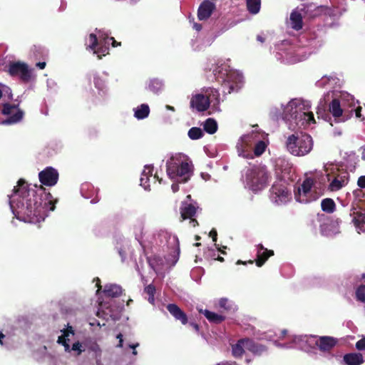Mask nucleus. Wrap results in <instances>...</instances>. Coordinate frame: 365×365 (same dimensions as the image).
Instances as JSON below:
<instances>
[{"mask_svg": "<svg viewBox=\"0 0 365 365\" xmlns=\"http://www.w3.org/2000/svg\"><path fill=\"white\" fill-rule=\"evenodd\" d=\"M51 205L50 210H55L57 199H53L50 192H46L43 185L38 190L29 188L24 179H19L17 185L14 187V195L10 200L11 209L17 219L29 222H38L42 218L44 207L42 195ZM47 202H45V205Z\"/></svg>", "mask_w": 365, "mask_h": 365, "instance_id": "obj_1", "label": "nucleus"}, {"mask_svg": "<svg viewBox=\"0 0 365 365\" xmlns=\"http://www.w3.org/2000/svg\"><path fill=\"white\" fill-rule=\"evenodd\" d=\"M192 164L187 157L178 153L173 155L166 163V172L168 177L180 183L187 182L192 174Z\"/></svg>", "mask_w": 365, "mask_h": 365, "instance_id": "obj_2", "label": "nucleus"}, {"mask_svg": "<svg viewBox=\"0 0 365 365\" xmlns=\"http://www.w3.org/2000/svg\"><path fill=\"white\" fill-rule=\"evenodd\" d=\"M270 178L267 168L261 165H254L245 172V184L253 192L264 189Z\"/></svg>", "mask_w": 365, "mask_h": 365, "instance_id": "obj_3", "label": "nucleus"}, {"mask_svg": "<svg viewBox=\"0 0 365 365\" xmlns=\"http://www.w3.org/2000/svg\"><path fill=\"white\" fill-rule=\"evenodd\" d=\"M287 150L295 156H304L313 148V140L306 133H295L288 136L286 141Z\"/></svg>", "mask_w": 365, "mask_h": 365, "instance_id": "obj_4", "label": "nucleus"}, {"mask_svg": "<svg viewBox=\"0 0 365 365\" xmlns=\"http://www.w3.org/2000/svg\"><path fill=\"white\" fill-rule=\"evenodd\" d=\"M216 80L222 82L223 92L231 93L237 92L242 85V76L235 72L228 71L226 67H218L214 71Z\"/></svg>", "mask_w": 365, "mask_h": 365, "instance_id": "obj_5", "label": "nucleus"}, {"mask_svg": "<svg viewBox=\"0 0 365 365\" xmlns=\"http://www.w3.org/2000/svg\"><path fill=\"white\" fill-rule=\"evenodd\" d=\"M341 92L333 91L332 100L329 105V112L323 109H318L317 111L318 118H322L324 120L329 122L331 126H333L334 122L335 123H339L340 118L342 116V108L341 107Z\"/></svg>", "mask_w": 365, "mask_h": 365, "instance_id": "obj_6", "label": "nucleus"}, {"mask_svg": "<svg viewBox=\"0 0 365 365\" xmlns=\"http://www.w3.org/2000/svg\"><path fill=\"white\" fill-rule=\"evenodd\" d=\"M33 69L24 62L16 61L10 63L8 72L11 76H18L21 82L27 83L35 78L33 75Z\"/></svg>", "mask_w": 365, "mask_h": 365, "instance_id": "obj_7", "label": "nucleus"}, {"mask_svg": "<svg viewBox=\"0 0 365 365\" xmlns=\"http://www.w3.org/2000/svg\"><path fill=\"white\" fill-rule=\"evenodd\" d=\"M344 121L351 118L355 114L356 118H361V107L353 96L344 92Z\"/></svg>", "mask_w": 365, "mask_h": 365, "instance_id": "obj_8", "label": "nucleus"}, {"mask_svg": "<svg viewBox=\"0 0 365 365\" xmlns=\"http://www.w3.org/2000/svg\"><path fill=\"white\" fill-rule=\"evenodd\" d=\"M350 218L358 233L365 232V201L354 206L351 210Z\"/></svg>", "mask_w": 365, "mask_h": 365, "instance_id": "obj_9", "label": "nucleus"}, {"mask_svg": "<svg viewBox=\"0 0 365 365\" xmlns=\"http://www.w3.org/2000/svg\"><path fill=\"white\" fill-rule=\"evenodd\" d=\"M270 192L277 204L285 203L291 196L290 191L282 181L275 182L270 189Z\"/></svg>", "mask_w": 365, "mask_h": 365, "instance_id": "obj_10", "label": "nucleus"}, {"mask_svg": "<svg viewBox=\"0 0 365 365\" xmlns=\"http://www.w3.org/2000/svg\"><path fill=\"white\" fill-rule=\"evenodd\" d=\"M38 178L43 185L51 187L58 180V173L52 167H47L38 173Z\"/></svg>", "mask_w": 365, "mask_h": 365, "instance_id": "obj_11", "label": "nucleus"}, {"mask_svg": "<svg viewBox=\"0 0 365 365\" xmlns=\"http://www.w3.org/2000/svg\"><path fill=\"white\" fill-rule=\"evenodd\" d=\"M314 345L322 352H329L338 343V339L329 336H314Z\"/></svg>", "mask_w": 365, "mask_h": 365, "instance_id": "obj_12", "label": "nucleus"}, {"mask_svg": "<svg viewBox=\"0 0 365 365\" xmlns=\"http://www.w3.org/2000/svg\"><path fill=\"white\" fill-rule=\"evenodd\" d=\"M197 212V207L191 203L182 202L180 207L182 220L190 219V223L195 227L198 225V222L194 218Z\"/></svg>", "mask_w": 365, "mask_h": 365, "instance_id": "obj_13", "label": "nucleus"}, {"mask_svg": "<svg viewBox=\"0 0 365 365\" xmlns=\"http://www.w3.org/2000/svg\"><path fill=\"white\" fill-rule=\"evenodd\" d=\"M314 184L313 178H307L298 187L297 192H295L296 200L300 202L306 203L309 202L307 197L310 193L311 189Z\"/></svg>", "mask_w": 365, "mask_h": 365, "instance_id": "obj_14", "label": "nucleus"}, {"mask_svg": "<svg viewBox=\"0 0 365 365\" xmlns=\"http://www.w3.org/2000/svg\"><path fill=\"white\" fill-rule=\"evenodd\" d=\"M210 105V102H209V99H207L205 96L202 93L192 96L190 100V108L195 109L198 112L207 110Z\"/></svg>", "mask_w": 365, "mask_h": 365, "instance_id": "obj_15", "label": "nucleus"}, {"mask_svg": "<svg viewBox=\"0 0 365 365\" xmlns=\"http://www.w3.org/2000/svg\"><path fill=\"white\" fill-rule=\"evenodd\" d=\"M215 4L209 0H204L197 9V18L200 21L208 19L215 10Z\"/></svg>", "mask_w": 365, "mask_h": 365, "instance_id": "obj_16", "label": "nucleus"}, {"mask_svg": "<svg viewBox=\"0 0 365 365\" xmlns=\"http://www.w3.org/2000/svg\"><path fill=\"white\" fill-rule=\"evenodd\" d=\"M166 309L176 321H179L182 325L188 324V317L187 314L176 304H168Z\"/></svg>", "mask_w": 365, "mask_h": 365, "instance_id": "obj_17", "label": "nucleus"}, {"mask_svg": "<svg viewBox=\"0 0 365 365\" xmlns=\"http://www.w3.org/2000/svg\"><path fill=\"white\" fill-rule=\"evenodd\" d=\"M248 337L242 338L232 344V354L235 358H242L245 353V349H248Z\"/></svg>", "mask_w": 365, "mask_h": 365, "instance_id": "obj_18", "label": "nucleus"}, {"mask_svg": "<svg viewBox=\"0 0 365 365\" xmlns=\"http://www.w3.org/2000/svg\"><path fill=\"white\" fill-rule=\"evenodd\" d=\"M322 232L326 236H334L336 234L340 233L339 221H330L329 223H325L322 225Z\"/></svg>", "mask_w": 365, "mask_h": 365, "instance_id": "obj_19", "label": "nucleus"}, {"mask_svg": "<svg viewBox=\"0 0 365 365\" xmlns=\"http://www.w3.org/2000/svg\"><path fill=\"white\" fill-rule=\"evenodd\" d=\"M200 313H202L205 315L206 319L210 322L216 324H219L225 320V317L222 314H218L217 313L210 312L207 309H199Z\"/></svg>", "mask_w": 365, "mask_h": 365, "instance_id": "obj_20", "label": "nucleus"}, {"mask_svg": "<svg viewBox=\"0 0 365 365\" xmlns=\"http://www.w3.org/2000/svg\"><path fill=\"white\" fill-rule=\"evenodd\" d=\"M247 350L252 352L254 355L261 356L267 351L264 345L255 342L253 339L249 338Z\"/></svg>", "mask_w": 365, "mask_h": 365, "instance_id": "obj_21", "label": "nucleus"}, {"mask_svg": "<svg viewBox=\"0 0 365 365\" xmlns=\"http://www.w3.org/2000/svg\"><path fill=\"white\" fill-rule=\"evenodd\" d=\"M364 361V357L359 353H351L344 355V362L347 365H361Z\"/></svg>", "mask_w": 365, "mask_h": 365, "instance_id": "obj_22", "label": "nucleus"}, {"mask_svg": "<svg viewBox=\"0 0 365 365\" xmlns=\"http://www.w3.org/2000/svg\"><path fill=\"white\" fill-rule=\"evenodd\" d=\"M205 93L207 99H209L210 104L212 103L214 107L219 106L220 93L217 89L213 88H208L205 91Z\"/></svg>", "mask_w": 365, "mask_h": 365, "instance_id": "obj_23", "label": "nucleus"}, {"mask_svg": "<svg viewBox=\"0 0 365 365\" xmlns=\"http://www.w3.org/2000/svg\"><path fill=\"white\" fill-rule=\"evenodd\" d=\"M274 255V251L272 250L264 249V250L260 252L258 250L257 252V259H255V264L257 267H262L265 262L272 256Z\"/></svg>", "mask_w": 365, "mask_h": 365, "instance_id": "obj_24", "label": "nucleus"}, {"mask_svg": "<svg viewBox=\"0 0 365 365\" xmlns=\"http://www.w3.org/2000/svg\"><path fill=\"white\" fill-rule=\"evenodd\" d=\"M290 21L292 27L296 31H299L303 27L302 16L300 13L293 11L290 14Z\"/></svg>", "mask_w": 365, "mask_h": 365, "instance_id": "obj_25", "label": "nucleus"}, {"mask_svg": "<svg viewBox=\"0 0 365 365\" xmlns=\"http://www.w3.org/2000/svg\"><path fill=\"white\" fill-rule=\"evenodd\" d=\"M122 287L117 284H110L106 286L103 292L108 297H118L121 295Z\"/></svg>", "mask_w": 365, "mask_h": 365, "instance_id": "obj_26", "label": "nucleus"}, {"mask_svg": "<svg viewBox=\"0 0 365 365\" xmlns=\"http://www.w3.org/2000/svg\"><path fill=\"white\" fill-rule=\"evenodd\" d=\"M346 158L344 162V166L346 167V169L351 172H353L356 168V165L357 163V156L354 152L346 153Z\"/></svg>", "mask_w": 365, "mask_h": 365, "instance_id": "obj_27", "label": "nucleus"}, {"mask_svg": "<svg viewBox=\"0 0 365 365\" xmlns=\"http://www.w3.org/2000/svg\"><path fill=\"white\" fill-rule=\"evenodd\" d=\"M24 113L23 110L18 109L17 111L12 115L9 116L6 119L1 121L3 125L16 124L20 122L24 117Z\"/></svg>", "mask_w": 365, "mask_h": 365, "instance_id": "obj_28", "label": "nucleus"}, {"mask_svg": "<svg viewBox=\"0 0 365 365\" xmlns=\"http://www.w3.org/2000/svg\"><path fill=\"white\" fill-rule=\"evenodd\" d=\"M321 207L322 211L331 214L336 210V204L331 198H325L322 200Z\"/></svg>", "mask_w": 365, "mask_h": 365, "instance_id": "obj_29", "label": "nucleus"}, {"mask_svg": "<svg viewBox=\"0 0 365 365\" xmlns=\"http://www.w3.org/2000/svg\"><path fill=\"white\" fill-rule=\"evenodd\" d=\"M150 108L147 104H141L135 110L134 116L139 120L144 119L149 115Z\"/></svg>", "mask_w": 365, "mask_h": 365, "instance_id": "obj_30", "label": "nucleus"}, {"mask_svg": "<svg viewBox=\"0 0 365 365\" xmlns=\"http://www.w3.org/2000/svg\"><path fill=\"white\" fill-rule=\"evenodd\" d=\"M204 130L209 134H214L217 130V123L213 118H207L203 125Z\"/></svg>", "mask_w": 365, "mask_h": 365, "instance_id": "obj_31", "label": "nucleus"}, {"mask_svg": "<svg viewBox=\"0 0 365 365\" xmlns=\"http://www.w3.org/2000/svg\"><path fill=\"white\" fill-rule=\"evenodd\" d=\"M247 9L250 14H257L261 7V0H247Z\"/></svg>", "mask_w": 365, "mask_h": 365, "instance_id": "obj_32", "label": "nucleus"}, {"mask_svg": "<svg viewBox=\"0 0 365 365\" xmlns=\"http://www.w3.org/2000/svg\"><path fill=\"white\" fill-rule=\"evenodd\" d=\"M325 173H320L317 174L314 179V183H319L321 185H325L328 182L331 181V177L332 175L331 173H328V170H324Z\"/></svg>", "mask_w": 365, "mask_h": 365, "instance_id": "obj_33", "label": "nucleus"}, {"mask_svg": "<svg viewBox=\"0 0 365 365\" xmlns=\"http://www.w3.org/2000/svg\"><path fill=\"white\" fill-rule=\"evenodd\" d=\"M155 292L156 288L155 286L153 284H150L144 288V293L148 295V301L153 305L155 304Z\"/></svg>", "mask_w": 365, "mask_h": 365, "instance_id": "obj_34", "label": "nucleus"}, {"mask_svg": "<svg viewBox=\"0 0 365 365\" xmlns=\"http://www.w3.org/2000/svg\"><path fill=\"white\" fill-rule=\"evenodd\" d=\"M187 135L192 140H198L203 136L204 133L201 128L192 127L188 130Z\"/></svg>", "mask_w": 365, "mask_h": 365, "instance_id": "obj_35", "label": "nucleus"}, {"mask_svg": "<svg viewBox=\"0 0 365 365\" xmlns=\"http://www.w3.org/2000/svg\"><path fill=\"white\" fill-rule=\"evenodd\" d=\"M330 182V184L329 185V189L331 190V191H336V190H339L342 187V182L341 180H339L337 179V177L336 176H334V175H331V181Z\"/></svg>", "mask_w": 365, "mask_h": 365, "instance_id": "obj_36", "label": "nucleus"}, {"mask_svg": "<svg viewBox=\"0 0 365 365\" xmlns=\"http://www.w3.org/2000/svg\"><path fill=\"white\" fill-rule=\"evenodd\" d=\"M153 167H150L149 165H147L145 167V170H143V173H142V177L140 178V185H144V187H145V185L143 182L144 180H145V182H147V180H148L149 178V176H152V173H153Z\"/></svg>", "mask_w": 365, "mask_h": 365, "instance_id": "obj_37", "label": "nucleus"}, {"mask_svg": "<svg viewBox=\"0 0 365 365\" xmlns=\"http://www.w3.org/2000/svg\"><path fill=\"white\" fill-rule=\"evenodd\" d=\"M267 145L264 141H259L254 148L255 155L256 156H260L265 151Z\"/></svg>", "mask_w": 365, "mask_h": 365, "instance_id": "obj_38", "label": "nucleus"}, {"mask_svg": "<svg viewBox=\"0 0 365 365\" xmlns=\"http://www.w3.org/2000/svg\"><path fill=\"white\" fill-rule=\"evenodd\" d=\"M67 333L63 334L62 335L58 336L57 342L60 344H62L64 346L65 351H70V345L67 341H68V339H67Z\"/></svg>", "mask_w": 365, "mask_h": 365, "instance_id": "obj_39", "label": "nucleus"}, {"mask_svg": "<svg viewBox=\"0 0 365 365\" xmlns=\"http://www.w3.org/2000/svg\"><path fill=\"white\" fill-rule=\"evenodd\" d=\"M219 307L225 311H229L232 309V305L230 304L228 299L227 298H221L219 300Z\"/></svg>", "mask_w": 365, "mask_h": 365, "instance_id": "obj_40", "label": "nucleus"}, {"mask_svg": "<svg viewBox=\"0 0 365 365\" xmlns=\"http://www.w3.org/2000/svg\"><path fill=\"white\" fill-rule=\"evenodd\" d=\"M17 108H18V105H15V104L11 105L10 103H4L3 105L2 113L4 115H9L11 113L12 110L16 109Z\"/></svg>", "mask_w": 365, "mask_h": 365, "instance_id": "obj_41", "label": "nucleus"}, {"mask_svg": "<svg viewBox=\"0 0 365 365\" xmlns=\"http://www.w3.org/2000/svg\"><path fill=\"white\" fill-rule=\"evenodd\" d=\"M89 41L91 42V44L89 45V48L94 51V50L97 48L98 45V41L96 35L94 34H91L89 35Z\"/></svg>", "mask_w": 365, "mask_h": 365, "instance_id": "obj_42", "label": "nucleus"}, {"mask_svg": "<svg viewBox=\"0 0 365 365\" xmlns=\"http://www.w3.org/2000/svg\"><path fill=\"white\" fill-rule=\"evenodd\" d=\"M161 82L158 80H153L150 82L149 89L153 92L156 93L161 88Z\"/></svg>", "mask_w": 365, "mask_h": 365, "instance_id": "obj_43", "label": "nucleus"}, {"mask_svg": "<svg viewBox=\"0 0 365 365\" xmlns=\"http://www.w3.org/2000/svg\"><path fill=\"white\" fill-rule=\"evenodd\" d=\"M32 51L34 52V54L37 56H43L46 51L44 48L40 46H34V48H32Z\"/></svg>", "mask_w": 365, "mask_h": 365, "instance_id": "obj_44", "label": "nucleus"}, {"mask_svg": "<svg viewBox=\"0 0 365 365\" xmlns=\"http://www.w3.org/2000/svg\"><path fill=\"white\" fill-rule=\"evenodd\" d=\"M94 53L98 54L99 58H101V56H106L108 53V48L106 46H99L94 50Z\"/></svg>", "mask_w": 365, "mask_h": 365, "instance_id": "obj_45", "label": "nucleus"}, {"mask_svg": "<svg viewBox=\"0 0 365 365\" xmlns=\"http://www.w3.org/2000/svg\"><path fill=\"white\" fill-rule=\"evenodd\" d=\"M356 347L358 350H365V337L358 341L356 344Z\"/></svg>", "mask_w": 365, "mask_h": 365, "instance_id": "obj_46", "label": "nucleus"}, {"mask_svg": "<svg viewBox=\"0 0 365 365\" xmlns=\"http://www.w3.org/2000/svg\"><path fill=\"white\" fill-rule=\"evenodd\" d=\"M81 344L79 341L75 342L72 346V350L73 351H77L78 355H80L82 352V350L81 349Z\"/></svg>", "mask_w": 365, "mask_h": 365, "instance_id": "obj_47", "label": "nucleus"}, {"mask_svg": "<svg viewBox=\"0 0 365 365\" xmlns=\"http://www.w3.org/2000/svg\"><path fill=\"white\" fill-rule=\"evenodd\" d=\"M303 115L304 117H307V121L310 123H315V120H314V114L312 112H309V113H303Z\"/></svg>", "mask_w": 365, "mask_h": 365, "instance_id": "obj_48", "label": "nucleus"}, {"mask_svg": "<svg viewBox=\"0 0 365 365\" xmlns=\"http://www.w3.org/2000/svg\"><path fill=\"white\" fill-rule=\"evenodd\" d=\"M88 138L90 140L95 139L97 137V131L94 129H91L88 131Z\"/></svg>", "mask_w": 365, "mask_h": 365, "instance_id": "obj_49", "label": "nucleus"}, {"mask_svg": "<svg viewBox=\"0 0 365 365\" xmlns=\"http://www.w3.org/2000/svg\"><path fill=\"white\" fill-rule=\"evenodd\" d=\"M210 237H212V241L216 242L217 240V232L215 228H212L209 234Z\"/></svg>", "mask_w": 365, "mask_h": 365, "instance_id": "obj_50", "label": "nucleus"}, {"mask_svg": "<svg viewBox=\"0 0 365 365\" xmlns=\"http://www.w3.org/2000/svg\"><path fill=\"white\" fill-rule=\"evenodd\" d=\"M357 184L360 187L365 188V175L359 178Z\"/></svg>", "mask_w": 365, "mask_h": 365, "instance_id": "obj_51", "label": "nucleus"}, {"mask_svg": "<svg viewBox=\"0 0 365 365\" xmlns=\"http://www.w3.org/2000/svg\"><path fill=\"white\" fill-rule=\"evenodd\" d=\"M188 324H189L190 327H191L195 330V331L196 333L199 332L200 327L197 323H195V322H192V321H190V322L189 321Z\"/></svg>", "mask_w": 365, "mask_h": 365, "instance_id": "obj_52", "label": "nucleus"}, {"mask_svg": "<svg viewBox=\"0 0 365 365\" xmlns=\"http://www.w3.org/2000/svg\"><path fill=\"white\" fill-rule=\"evenodd\" d=\"M65 333H67L68 336H69L70 334L73 335L74 331H73V327L71 326H68L67 329H66L63 331V334H65Z\"/></svg>", "mask_w": 365, "mask_h": 365, "instance_id": "obj_53", "label": "nucleus"}, {"mask_svg": "<svg viewBox=\"0 0 365 365\" xmlns=\"http://www.w3.org/2000/svg\"><path fill=\"white\" fill-rule=\"evenodd\" d=\"M211 252L213 253L212 257H214V259L218 260L221 262H224V258L218 255H217L215 250H212Z\"/></svg>", "mask_w": 365, "mask_h": 365, "instance_id": "obj_54", "label": "nucleus"}, {"mask_svg": "<svg viewBox=\"0 0 365 365\" xmlns=\"http://www.w3.org/2000/svg\"><path fill=\"white\" fill-rule=\"evenodd\" d=\"M139 346V344L138 343H136V344H129V347L130 349H133V355H137L138 354V352L137 351L135 350V349Z\"/></svg>", "mask_w": 365, "mask_h": 365, "instance_id": "obj_55", "label": "nucleus"}, {"mask_svg": "<svg viewBox=\"0 0 365 365\" xmlns=\"http://www.w3.org/2000/svg\"><path fill=\"white\" fill-rule=\"evenodd\" d=\"M109 39L110 41H112V46L113 47H117L118 46H120V44H121L120 42L116 41L113 37H110V38H109Z\"/></svg>", "mask_w": 365, "mask_h": 365, "instance_id": "obj_56", "label": "nucleus"}, {"mask_svg": "<svg viewBox=\"0 0 365 365\" xmlns=\"http://www.w3.org/2000/svg\"><path fill=\"white\" fill-rule=\"evenodd\" d=\"M46 66V62H38L36 63V66L40 69H44Z\"/></svg>", "mask_w": 365, "mask_h": 365, "instance_id": "obj_57", "label": "nucleus"}, {"mask_svg": "<svg viewBox=\"0 0 365 365\" xmlns=\"http://www.w3.org/2000/svg\"><path fill=\"white\" fill-rule=\"evenodd\" d=\"M171 189L173 192H177L179 190V185L178 183H173L171 185Z\"/></svg>", "mask_w": 365, "mask_h": 365, "instance_id": "obj_58", "label": "nucleus"}, {"mask_svg": "<svg viewBox=\"0 0 365 365\" xmlns=\"http://www.w3.org/2000/svg\"><path fill=\"white\" fill-rule=\"evenodd\" d=\"M194 28H195L197 31H200V30L202 29V25H201V24H197V23H195V24H194Z\"/></svg>", "mask_w": 365, "mask_h": 365, "instance_id": "obj_59", "label": "nucleus"}, {"mask_svg": "<svg viewBox=\"0 0 365 365\" xmlns=\"http://www.w3.org/2000/svg\"><path fill=\"white\" fill-rule=\"evenodd\" d=\"M264 247L262 244H259L257 245V251L260 250V252H263L264 250Z\"/></svg>", "mask_w": 365, "mask_h": 365, "instance_id": "obj_60", "label": "nucleus"}, {"mask_svg": "<svg viewBox=\"0 0 365 365\" xmlns=\"http://www.w3.org/2000/svg\"><path fill=\"white\" fill-rule=\"evenodd\" d=\"M257 41H259L261 43H264V38L261 36H259V35H258L257 36Z\"/></svg>", "mask_w": 365, "mask_h": 365, "instance_id": "obj_61", "label": "nucleus"}, {"mask_svg": "<svg viewBox=\"0 0 365 365\" xmlns=\"http://www.w3.org/2000/svg\"><path fill=\"white\" fill-rule=\"evenodd\" d=\"M4 337H5V335H4L3 333L0 332V344H1V345H3V344H4V343H3V341H2V339H3Z\"/></svg>", "mask_w": 365, "mask_h": 365, "instance_id": "obj_62", "label": "nucleus"}, {"mask_svg": "<svg viewBox=\"0 0 365 365\" xmlns=\"http://www.w3.org/2000/svg\"><path fill=\"white\" fill-rule=\"evenodd\" d=\"M123 339H120V340H119L118 344L117 345V346L121 348V347H123Z\"/></svg>", "mask_w": 365, "mask_h": 365, "instance_id": "obj_63", "label": "nucleus"}, {"mask_svg": "<svg viewBox=\"0 0 365 365\" xmlns=\"http://www.w3.org/2000/svg\"><path fill=\"white\" fill-rule=\"evenodd\" d=\"M361 158L363 160H365V147L363 148L362 150V153H361Z\"/></svg>", "mask_w": 365, "mask_h": 365, "instance_id": "obj_64", "label": "nucleus"}]
</instances>
